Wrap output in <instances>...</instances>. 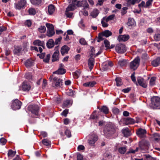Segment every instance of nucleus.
Wrapping results in <instances>:
<instances>
[{
    "label": "nucleus",
    "mask_w": 160,
    "mask_h": 160,
    "mask_svg": "<svg viewBox=\"0 0 160 160\" xmlns=\"http://www.w3.org/2000/svg\"><path fill=\"white\" fill-rule=\"evenodd\" d=\"M134 20L133 19H129L128 22L127 23V25L128 26H132L134 25Z\"/></svg>",
    "instance_id": "46"
},
{
    "label": "nucleus",
    "mask_w": 160,
    "mask_h": 160,
    "mask_svg": "<svg viewBox=\"0 0 160 160\" xmlns=\"http://www.w3.org/2000/svg\"><path fill=\"white\" fill-rule=\"evenodd\" d=\"M22 102L18 99H16L12 102L11 107L13 110H17L21 108Z\"/></svg>",
    "instance_id": "7"
},
{
    "label": "nucleus",
    "mask_w": 160,
    "mask_h": 160,
    "mask_svg": "<svg viewBox=\"0 0 160 160\" xmlns=\"http://www.w3.org/2000/svg\"><path fill=\"white\" fill-rule=\"evenodd\" d=\"M126 147H122L119 148L118 151L121 154H123L126 152Z\"/></svg>",
    "instance_id": "39"
},
{
    "label": "nucleus",
    "mask_w": 160,
    "mask_h": 160,
    "mask_svg": "<svg viewBox=\"0 0 160 160\" xmlns=\"http://www.w3.org/2000/svg\"><path fill=\"white\" fill-rule=\"evenodd\" d=\"M145 4L144 2L142 1L138 5V7L140 8L142 7L145 8Z\"/></svg>",
    "instance_id": "63"
},
{
    "label": "nucleus",
    "mask_w": 160,
    "mask_h": 160,
    "mask_svg": "<svg viewBox=\"0 0 160 160\" xmlns=\"http://www.w3.org/2000/svg\"><path fill=\"white\" fill-rule=\"evenodd\" d=\"M122 133L125 137H127L131 135V132L128 128L122 130Z\"/></svg>",
    "instance_id": "23"
},
{
    "label": "nucleus",
    "mask_w": 160,
    "mask_h": 160,
    "mask_svg": "<svg viewBox=\"0 0 160 160\" xmlns=\"http://www.w3.org/2000/svg\"><path fill=\"white\" fill-rule=\"evenodd\" d=\"M81 72L80 70L76 71L73 73V75L74 78H77L80 75Z\"/></svg>",
    "instance_id": "42"
},
{
    "label": "nucleus",
    "mask_w": 160,
    "mask_h": 160,
    "mask_svg": "<svg viewBox=\"0 0 160 160\" xmlns=\"http://www.w3.org/2000/svg\"><path fill=\"white\" fill-rule=\"evenodd\" d=\"M154 38L155 41L160 40V33L156 34L154 36Z\"/></svg>",
    "instance_id": "51"
},
{
    "label": "nucleus",
    "mask_w": 160,
    "mask_h": 160,
    "mask_svg": "<svg viewBox=\"0 0 160 160\" xmlns=\"http://www.w3.org/2000/svg\"><path fill=\"white\" fill-rule=\"evenodd\" d=\"M99 11L98 9H94L91 13V16L93 18H96L98 14Z\"/></svg>",
    "instance_id": "28"
},
{
    "label": "nucleus",
    "mask_w": 160,
    "mask_h": 160,
    "mask_svg": "<svg viewBox=\"0 0 160 160\" xmlns=\"http://www.w3.org/2000/svg\"><path fill=\"white\" fill-rule=\"evenodd\" d=\"M125 124L128 125L129 124H133L135 122L134 120L130 118H127L124 119Z\"/></svg>",
    "instance_id": "19"
},
{
    "label": "nucleus",
    "mask_w": 160,
    "mask_h": 160,
    "mask_svg": "<svg viewBox=\"0 0 160 160\" xmlns=\"http://www.w3.org/2000/svg\"><path fill=\"white\" fill-rule=\"evenodd\" d=\"M62 39L61 37H59L58 38L56 39L55 40V43H54L55 45H57L60 43Z\"/></svg>",
    "instance_id": "57"
},
{
    "label": "nucleus",
    "mask_w": 160,
    "mask_h": 160,
    "mask_svg": "<svg viewBox=\"0 0 160 160\" xmlns=\"http://www.w3.org/2000/svg\"><path fill=\"white\" fill-rule=\"evenodd\" d=\"M65 133L66 135L67 136V137L68 138H70L71 136V133L70 131L68 129H67L65 132Z\"/></svg>",
    "instance_id": "55"
},
{
    "label": "nucleus",
    "mask_w": 160,
    "mask_h": 160,
    "mask_svg": "<svg viewBox=\"0 0 160 160\" xmlns=\"http://www.w3.org/2000/svg\"><path fill=\"white\" fill-rule=\"evenodd\" d=\"M16 153V151H13L11 149L9 150L8 153V157L9 158H12L15 155Z\"/></svg>",
    "instance_id": "31"
},
{
    "label": "nucleus",
    "mask_w": 160,
    "mask_h": 160,
    "mask_svg": "<svg viewBox=\"0 0 160 160\" xmlns=\"http://www.w3.org/2000/svg\"><path fill=\"white\" fill-rule=\"evenodd\" d=\"M50 56L51 55L50 54H47L46 56V57L43 59V61L46 63L48 62L50 59Z\"/></svg>",
    "instance_id": "47"
},
{
    "label": "nucleus",
    "mask_w": 160,
    "mask_h": 160,
    "mask_svg": "<svg viewBox=\"0 0 160 160\" xmlns=\"http://www.w3.org/2000/svg\"><path fill=\"white\" fill-rule=\"evenodd\" d=\"M29 14L30 15H34L36 13V11L35 8H30L28 10Z\"/></svg>",
    "instance_id": "37"
},
{
    "label": "nucleus",
    "mask_w": 160,
    "mask_h": 160,
    "mask_svg": "<svg viewBox=\"0 0 160 160\" xmlns=\"http://www.w3.org/2000/svg\"><path fill=\"white\" fill-rule=\"evenodd\" d=\"M98 140V137L97 135L92 134L89 140H88V143L90 145L92 146Z\"/></svg>",
    "instance_id": "12"
},
{
    "label": "nucleus",
    "mask_w": 160,
    "mask_h": 160,
    "mask_svg": "<svg viewBox=\"0 0 160 160\" xmlns=\"http://www.w3.org/2000/svg\"><path fill=\"white\" fill-rule=\"evenodd\" d=\"M38 31L41 33H44L46 31V28L44 26H41L38 28Z\"/></svg>",
    "instance_id": "38"
},
{
    "label": "nucleus",
    "mask_w": 160,
    "mask_h": 160,
    "mask_svg": "<svg viewBox=\"0 0 160 160\" xmlns=\"http://www.w3.org/2000/svg\"><path fill=\"white\" fill-rule=\"evenodd\" d=\"M42 142L43 144L47 146H48L51 144V142L48 140L47 139H43L42 141Z\"/></svg>",
    "instance_id": "43"
},
{
    "label": "nucleus",
    "mask_w": 160,
    "mask_h": 160,
    "mask_svg": "<svg viewBox=\"0 0 160 160\" xmlns=\"http://www.w3.org/2000/svg\"><path fill=\"white\" fill-rule=\"evenodd\" d=\"M39 108L38 105H29L28 108V110L31 112L32 114V117L35 118V116H38Z\"/></svg>",
    "instance_id": "3"
},
{
    "label": "nucleus",
    "mask_w": 160,
    "mask_h": 160,
    "mask_svg": "<svg viewBox=\"0 0 160 160\" xmlns=\"http://www.w3.org/2000/svg\"><path fill=\"white\" fill-rule=\"evenodd\" d=\"M137 81L140 86L144 88H146L147 87V85L146 83L145 82L143 78L140 77H138L137 78Z\"/></svg>",
    "instance_id": "14"
},
{
    "label": "nucleus",
    "mask_w": 160,
    "mask_h": 160,
    "mask_svg": "<svg viewBox=\"0 0 160 160\" xmlns=\"http://www.w3.org/2000/svg\"><path fill=\"white\" fill-rule=\"evenodd\" d=\"M46 26L48 29L47 31V35L49 37H52L55 33L53 25L49 23H46Z\"/></svg>",
    "instance_id": "6"
},
{
    "label": "nucleus",
    "mask_w": 160,
    "mask_h": 160,
    "mask_svg": "<svg viewBox=\"0 0 160 160\" xmlns=\"http://www.w3.org/2000/svg\"><path fill=\"white\" fill-rule=\"evenodd\" d=\"M75 5L73 4H70L66 8V12L73 11L75 9Z\"/></svg>",
    "instance_id": "34"
},
{
    "label": "nucleus",
    "mask_w": 160,
    "mask_h": 160,
    "mask_svg": "<svg viewBox=\"0 0 160 160\" xmlns=\"http://www.w3.org/2000/svg\"><path fill=\"white\" fill-rule=\"evenodd\" d=\"M26 4V1L25 0H20L15 5V8L17 9H20L24 7Z\"/></svg>",
    "instance_id": "13"
},
{
    "label": "nucleus",
    "mask_w": 160,
    "mask_h": 160,
    "mask_svg": "<svg viewBox=\"0 0 160 160\" xmlns=\"http://www.w3.org/2000/svg\"><path fill=\"white\" fill-rule=\"evenodd\" d=\"M115 49L116 52L120 53H123L126 51L125 45L123 44H118L116 46Z\"/></svg>",
    "instance_id": "8"
},
{
    "label": "nucleus",
    "mask_w": 160,
    "mask_h": 160,
    "mask_svg": "<svg viewBox=\"0 0 160 160\" xmlns=\"http://www.w3.org/2000/svg\"><path fill=\"white\" fill-rule=\"evenodd\" d=\"M49 79L50 81L53 80V84L54 85V87H60L62 85V80L54 76L53 75L50 76Z\"/></svg>",
    "instance_id": "2"
},
{
    "label": "nucleus",
    "mask_w": 160,
    "mask_h": 160,
    "mask_svg": "<svg viewBox=\"0 0 160 160\" xmlns=\"http://www.w3.org/2000/svg\"><path fill=\"white\" fill-rule=\"evenodd\" d=\"M152 103L154 108L160 106V98L157 96L154 97L151 99Z\"/></svg>",
    "instance_id": "9"
},
{
    "label": "nucleus",
    "mask_w": 160,
    "mask_h": 160,
    "mask_svg": "<svg viewBox=\"0 0 160 160\" xmlns=\"http://www.w3.org/2000/svg\"><path fill=\"white\" fill-rule=\"evenodd\" d=\"M139 148L142 150H146L148 149L150 144L149 142L146 140H143L139 142Z\"/></svg>",
    "instance_id": "4"
},
{
    "label": "nucleus",
    "mask_w": 160,
    "mask_h": 160,
    "mask_svg": "<svg viewBox=\"0 0 160 160\" xmlns=\"http://www.w3.org/2000/svg\"><path fill=\"white\" fill-rule=\"evenodd\" d=\"M140 59L138 57H136L130 64V68L134 70L137 69L139 65Z\"/></svg>",
    "instance_id": "5"
},
{
    "label": "nucleus",
    "mask_w": 160,
    "mask_h": 160,
    "mask_svg": "<svg viewBox=\"0 0 160 160\" xmlns=\"http://www.w3.org/2000/svg\"><path fill=\"white\" fill-rule=\"evenodd\" d=\"M156 80V78L154 77H152L149 82V84L151 86H153L155 84V81Z\"/></svg>",
    "instance_id": "44"
},
{
    "label": "nucleus",
    "mask_w": 160,
    "mask_h": 160,
    "mask_svg": "<svg viewBox=\"0 0 160 160\" xmlns=\"http://www.w3.org/2000/svg\"><path fill=\"white\" fill-rule=\"evenodd\" d=\"M152 65L154 67H157L160 64V58L158 57L152 62Z\"/></svg>",
    "instance_id": "21"
},
{
    "label": "nucleus",
    "mask_w": 160,
    "mask_h": 160,
    "mask_svg": "<svg viewBox=\"0 0 160 160\" xmlns=\"http://www.w3.org/2000/svg\"><path fill=\"white\" fill-rule=\"evenodd\" d=\"M66 70L64 69H58V70L53 72V74H63L65 73Z\"/></svg>",
    "instance_id": "29"
},
{
    "label": "nucleus",
    "mask_w": 160,
    "mask_h": 160,
    "mask_svg": "<svg viewBox=\"0 0 160 160\" xmlns=\"http://www.w3.org/2000/svg\"><path fill=\"white\" fill-rule=\"evenodd\" d=\"M128 9V8L126 7H123L122 8L121 10V13L122 15H123L125 14L127 12V10Z\"/></svg>",
    "instance_id": "50"
},
{
    "label": "nucleus",
    "mask_w": 160,
    "mask_h": 160,
    "mask_svg": "<svg viewBox=\"0 0 160 160\" xmlns=\"http://www.w3.org/2000/svg\"><path fill=\"white\" fill-rule=\"evenodd\" d=\"M55 8L53 5H50L48 7V12L50 15L52 14L55 11Z\"/></svg>",
    "instance_id": "25"
},
{
    "label": "nucleus",
    "mask_w": 160,
    "mask_h": 160,
    "mask_svg": "<svg viewBox=\"0 0 160 160\" xmlns=\"http://www.w3.org/2000/svg\"><path fill=\"white\" fill-rule=\"evenodd\" d=\"M94 63V59L91 57L88 60V64L90 71L93 68Z\"/></svg>",
    "instance_id": "16"
},
{
    "label": "nucleus",
    "mask_w": 160,
    "mask_h": 160,
    "mask_svg": "<svg viewBox=\"0 0 160 160\" xmlns=\"http://www.w3.org/2000/svg\"><path fill=\"white\" fill-rule=\"evenodd\" d=\"M71 105V101L69 100H67L64 101L62 105L63 108H65L66 107H68Z\"/></svg>",
    "instance_id": "27"
},
{
    "label": "nucleus",
    "mask_w": 160,
    "mask_h": 160,
    "mask_svg": "<svg viewBox=\"0 0 160 160\" xmlns=\"http://www.w3.org/2000/svg\"><path fill=\"white\" fill-rule=\"evenodd\" d=\"M58 46H57L55 47V52H54L52 56V62H55L58 61L59 60V53Z\"/></svg>",
    "instance_id": "10"
},
{
    "label": "nucleus",
    "mask_w": 160,
    "mask_h": 160,
    "mask_svg": "<svg viewBox=\"0 0 160 160\" xmlns=\"http://www.w3.org/2000/svg\"><path fill=\"white\" fill-rule=\"evenodd\" d=\"M54 42L52 39H50L47 43V46L48 48H52L54 45Z\"/></svg>",
    "instance_id": "24"
},
{
    "label": "nucleus",
    "mask_w": 160,
    "mask_h": 160,
    "mask_svg": "<svg viewBox=\"0 0 160 160\" xmlns=\"http://www.w3.org/2000/svg\"><path fill=\"white\" fill-rule=\"evenodd\" d=\"M65 14L68 18H71L73 15V13L71 12H69V11H68L67 12L66 11Z\"/></svg>",
    "instance_id": "56"
},
{
    "label": "nucleus",
    "mask_w": 160,
    "mask_h": 160,
    "mask_svg": "<svg viewBox=\"0 0 160 160\" xmlns=\"http://www.w3.org/2000/svg\"><path fill=\"white\" fill-rule=\"evenodd\" d=\"M85 148L82 145H79L78 147V150L79 151L83 150Z\"/></svg>",
    "instance_id": "62"
},
{
    "label": "nucleus",
    "mask_w": 160,
    "mask_h": 160,
    "mask_svg": "<svg viewBox=\"0 0 160 160\" xmlns=\"http://www.w3.org/2000/svg\"><path fill=\"white\" fill-rule=\"evenodd\" d=\"M127 64L126 61L124 59L119 60L118 62V64L121 67H123Z\"/></svg>",
    "instance_id": "35"
},
{
    "label": "nucleus",
    "mask_w": 160,
    "mask_h": 160,
    "mask_svg": "<svg viewBox=\"0 0 160 160\" xmlns=\"http://www.w3.org/2000/svg\"><path fill=\"white\" fill-rule=\"evenodd\" d=\"M33 44L35 45L42 46L43 48L44 47V42L43 41H41L39 39L35 40L33 42Z\"/></svg>",
    "instance_id": "20"
},
{
    "label": "nucleus",
    "mask_w": 160,
    "mask_h": 160,
    "mask_svg": "<svg viewBox=\"0 0 160 160\" xmlns=\"http://www.w3.org/2000/svg\"><path fill=\"white\" fill-rule=\"evenodd\" d=\"M70 49V48L66 45H64L63 46L61 49V52L62 54L63 55L65 53H67Z\"/></svg>",
    "instance_id": "18"
},
{
    "label": "nucleus",
    "mask_w": 160,
    "mask_h": 160,
    "mask_svg": "<svg viewBox=\"0 0 160 160\" xmlns=\"http://www.w3.org/2000/svg\"><path fill=\"white\" fill-rule=\"evenodd\" d=\"M146 133V130L145 129H143L142 128H138L136 132L137 134L140 138L144 137Z\"/></svg>",
    "instance_id": "11"
},
{
    "label": "nucleus",
    "mask_w": 160,
    "mask_h": 160,
    "mask_svg": "<svg viewBox=\"0 0 160 160\" xmlns=\"http://www.w3.org/2000/svg\"><path fill=\"white\" fill-rule=\"evenodd\" d=\"M112 110L113 112L116 115L118 114L119 112V109L115 107L113 108Z\"/></svg>",
    "instance_id": "48"
},
{
    "label": "nucleus",
    "mask_w": 160,
    "mask_h": 160,
    "mask_svg": "<svg viewBox=\"0 0 160 160\" xmlns=\"http://www.w3.org/2000/svg\"><path fill=\"white\" fill-rule=\"evenodd\" d=\"M115 125L112 123H109L106 125V128L104 130L105 135L109 137L115 132Z\"/></svg>",
    "instance_id": "1"
},
{
    "label": "nucleus",
    "mask_w": 160,
    "mask_h": 160,
    "mask_svg": "<svg viewBox=\"0 0 160 160\" xmlns=\"http://www.w3.org/2000/svg\"><path fill=\"white\" fill-rule=\"evenodd\" d=\"M77 160H83L82 156L80 154H78L77 156Z\"/></svg>",
    "instance_id": "64"
},
{
    "label": "nucleus",
    "mask_w": 160,
    "mask_h": 160,
    "mask_svg": "<svg viewBox=\"0 0 160 160\" xmlns=\"http://www.w3.org/2000/svg\"><path fill=\"white\" fill-rule=\"evenodd\" d=\"M32 75L31 74L30 72L26 73L25 75V78H26L30 79L32 78Z\"/></svg>",
    "instance_id": "59"
},
{
    "label": "nucleus",
    "mask_w": 160,
    "mask_h": 160,
    "mask_svg": "<svg viewBox=\"0 0 160 160\" xmlns=\"http://www.w3.org/2000/svg\"><path fill=\"white\" fill-rule=\"evenodd\" d=\"M22 48L20 46H17L13 50V52L15 54H17L19 53L21 51Z\"/></svg>",
    "instance_id": "33"
},
{
    "label": "nucleus",
    "mask_w": 160,
    "mask_h": 160,
    "mask_svg": "<svg viewBox=\"0 0 160 160\" xmlns=\"http://www.w3.org/2000/svg\"><path fill=\"white\" fill-rule=\"evenodd\" d=\"M104 36L103 35H102V33H99L98 35V42H99L100 41L102 40L103 39V37Z\"/></svg>",
    "instance_id": "60"
},
{
    "label": "nucleus",
    "mask_w": 160,
    "mask_h": 160,
    "mask_svg": "<svg viewBox=\"0 0 160 160\" xmlns=\"http://www.w3.org/2000/svg\"><path fill=\"white\" fill-rule=\"evenodd\" d=\"M68 109H66L64 110L61 113V115L64 116L65 117H66L67 116V114L68 113Z\"/></svg>",
    "instance_id": "58"
},
{
    "label": "nucleus",
    "mask_w": 160,
    "mask_h": 160,
    "mask_svg": "<svg viewBox=\"0 0 160 160\" xmlns=\"http://www.w3.org/2000/svg\"><path fill=\"white\" fill-rule=\"evenodd\" d=\"M115 80L116 82V85L117 86H119L122 84V83L121 81V79L120 78H116L115 79Z\"/></svg>",
    "instance_id": "40"
},
{
    "label": "nucleus",
    "mask_w": 160,
    "mask_h": 160,
    "mask_svg": "<svg viewBox=\"0 0 160 160\" xmlns=\"http://www.w3.org/2000/svg\"><path fill=\"white\" fill-rule=\"evenodd\" d=\"M96 83V82L94 81L92 82H87L84 83L83 85L85 87H92Z\"/></svg>",
    "instance_id": "22"
},
{
    "label": "nucleus",
    "mask_w": 160,
    "mask_h": 160,
    "mask_svg": "<svg viewBox=\"0 0 160 160\" xmlns=\"http://www.w3.org/2000/svg\"><path fill=\"white\" fill-rule=\"evenodd\" d=\"M153 0H148L146 3L145 8H148L152 4Z\"/></svg>",
    "instance_id": "53"
},
{
    "label": "nucleus",
    "mask_w": 160,
    "mask_h": 160,
    "mask_svg": "<svg viewBox=\"0 0 160 160\" xmlns=\"http://www.w3.org/2000/svg\"><path fill=\"white\" fill-rule=\"evenodd\" d=\"M101 111L103 112L105 114H107L109 112V109L106 106H102L100 109Z\"/></svg>",
    "instance_id": "32"
},
{
    "label": "nucleus",
    "mask_w": 160,
    "mask_h": 160,
    "mask_svg": "<svg viewBox=\"0 0 160 160\" xmlns=\"http://www.w3.org/2000/svg\"><path fill=\"white\" fill-rule=\"evenodd\" d=\"M115 17V15L114 14H112L109 15L107 18L105 17V20L107 22H108L110 20H113Z\"/></svg>",
    "instance_id": "45"
},
{
    "label": "nucleus",
    "mask_w": 160,
    "mask_h": 160,
    "mask_svg": "<svg viewBox=\"0 0 160 160\" xmlns=\"http://www.w3.org/2000/svg\"><path fill=\"white\" fill-rule=\"evenodd\" d=\"M80 43L82 45H85L87 44L86 41L83 38H82L79 40Z\"/></svg>",
    "instance_id": "52"
},
{
    "label": "nucleus",
    "mask_w": 160,
    "mask_h": 160,
    "mask_svg": "<svg viewBox=\"0 0 160 160\" xmlns=\"http://www.w3.org/2000/svg\"><path fill=\"white\" fill-rule=\"evenodd\" d=\"M33 61L32 59H28L25 63L26 67H29L32 66L33 65Z\"/></svg>",
    "instance_id": "26"
},
{
    "label": "nucleus",
    "mask_w": 160,
    "mask_h": 160,
    "mask_svg": "<svg viewBox=\"0 0 160 160\" xmlns=\"http://www.w3.org/2000/svg\"><path fill=\"white\" fill-rule=\"evenodd\" d=\"M32 3L33 5H38L41 3L42 0H30Z\"/></svg>",
    "instance_id": "41"
},
{
    "label": "nucleus",
    "mask_w": 160,
    "mask_h": 160,
    "mask_svg": "<svg viewBox=\"0 0 160 160\" xmlns=\"http://www.w3.org/2000/svg\"><path fill=\"white\" fill-rule=\"evenodd\" d=\"M104 43L105 45V47L107 48V49H108L109 46H110V42L107 40H105L104 41Z\"/></svg>",
    "instance_id": "54"
},
{
    "label": "nucleus",
    "mask_w": 160,
    "mask_h": 160,
    "mask_svg": "<svg viewBox=\"0 0 160 160\" xmlns=\"http://www.w3.org/2000/svg\"><path fill=\"white\" fill-rule=\"evenodd\" d=\"M30 85L27 82H24L22 83V90L24 91H28L30 89Z\"/></svg>",
    "instance_id": "17"
},
{
    "label": "nucleus",
    "mask_w": 160,
    "mask_h": 160,
    "mask_svg": "<svg viewBox=\"0 0 160 160\" xmlns=\"http://www.w3.org/2000/svg\"><path fill=\"white\" fill-rule=\"evenodd\" d=\"M129 38L128 35H119L118 37V40L119 42L126 41Z\"/></svg>",
    "instance_id": "15"
},
{
    "label": "nucleus",
    "mask_w": 160,
    "mask_h": 160,
    "mask_svg": "<svg viewBox=\"0 0 160 160\" xmlns=\"http://www.w3.org/2000/svg\"><path fill=\"white\" fill-rule=\"evenodd\" d=\"M112 35V33L108 30H106L102 32V35L106 37H108Z\"/></svg>",
    "instance_id": "30"
},
{
    "label": "nucleus",
    "mask_w": 160,
    "mask_h": 160,
    "mask_svg": "<svg viewBox=\"0 0 160 160\" xmlns=\"http://www.w3.org/2000/svg\"><path fill=\"white\" fill-rule=\"evenodd\" d=\"M131 79L134 83H135L137 86L138 85V83L137 82L136 78L135 76V72H133L131 75Z\"/></svg>",
    "instance_id": "49"
},
{
    "label": "nucleus",
    "mask_w": 160,
    "mask_h": 160,
    "mask_svg": "<svg viewBox=\"0 0 160 160\" xmlns=\"http://www.w3.org/2000/svg\"><path fill=\"white\" fill-rule=\"evenodd\" d=\"M105 20V17H104L101 22L102 26L104 28L107 27L108 25L107 23V22H106Z\"/></svg>",
    "instance_id": "36"
},
{
    "label": "nucleus",
    "mask_w": 160,
    "mask_h": 160,
    "mask_svg": "<svg viewBox=\"0 0 160 160\" xmlns=\"http://www.w3.org/2000/svg\"><path fill=\"white\" fill-rule=\"evenodd\" d=\"M0 142L2 143V145H3L5 144L6 142V140L4 138H1L0 139Z\"/></svg>",
    "instance_id": "61"
}]
</instances>
